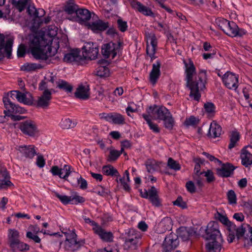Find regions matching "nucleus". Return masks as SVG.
Here are the masks:
<instances>
[{
  "label": "nucleus",
  "mask_w": 252,
  "mask_h": 252,
  "mask_svg": "<svg viewBox=\"0 0 252 252\" xmlns=\"http://www.w3.org/2000/svg\"><path fill=\"white\" fill-rule=\"evenodd\" d=\"M186 67V80L187 86L190 90V96L195 100L198 101L201 97L200 91H202L205 87L206 83V72L205 70L201 71L195 80H193V75L195 74V67L192 61H189V63L184 62Z\"/></svg>",
  "instance_id": "nucleus-1"
},
{
  "label": "nucleus",
  "mask_w": 252,
  "mask_h": 252,
  "mask_svg": "<svg viewBox=\"0 0 252 252\" xmlns=\"http://www.w3.org/2000/svg\"><path fill=\"white\" fill-rule=\"evenodd\" d=\"M51 43L43 36L32 35L30 37L29 47L33 57L36 60L46 61L49 57L54 55L52 53Z\"/></svg>",
  "instance_id": "nucleus-2"
},
{
  "label": "nucleus",
  "mask_w": 252,
  "mask_h": 252,
  "mask_svg": "<svg viewBox=\"0 0 252 252\" xmlns=\"http://www.w3.org/2000/svg\"><path fill=\"white\" fill-rule=\"evenodd\" d=\"M146 112L152 114L153 119L162 121L164 127L168 130H172L175 124V121L169 110L164 106H150L146 109Z\"/></svg>",
  "instance_id": "nucleus-3"
},
{
  "label": "nucleus",
  "mask_w": 252,
  "mask_h": 252,
  "mask_svg": "<svg viewBox=\"0 0 252 252\" xmlns=\"http://www.w3.org/2000/svg\"><path fill=\"white\" fill-rule=\"evenodd\" d=\"M65 240L63 244V248L67 252H74L78 251L85 244L84 240H77V235L74 230H68L64 232Z\"/></svg>",
  "instance_id": "nucleus-4"
},
{
  "label": "nucleus",
  "mask_w": 252,
  "mask_h": 252,
  "mask_svg": "<svg viewBox=\"0 0 252 252\" xmlns=\"http://www.w3.org/2000/svg\"><path fill=\"white\" fill-rule=\"evenodd\" d=\"M123 41L120 39L116 43L110 42L105 44L101 48L102 54L105 58L111 57L114 59L123 46Z\"/></svg>",
  "instance_id": "nucleus-5"
},
{
  "label": "nucleus",
  "mask_w": 252,
  "mask_h": 252,
  "mask_svg": "<svg viewBox=\"0 0 252 252\" xmlns=\"http://www.w3.org/2000/svg\"><path fill=\"white\" fill-rule=\"evenodd\" d=\"M141 236L134 229H130L125 238L124 246L126 249L135 250L141 244Z\"/></svg>",
  "instance_id": "nucleus-6"
},
{
  "label": "nucleus",
  "mask_w": 252,
  "mask_h": 252,
  "mask_svg": "<svg viewBox=\"0 0 252 252\" xmlns=\"http://www.w3.org/2000/svg\"><path fill=\"white\" fill-rule=\"evenodd\" d=\"M206 239L208 241L223 240L217 222L211 221L208 224L206 229Z\"/></svg>",
  "instance_id": "nucleus-7"
},
{
  "label": "nucleus",
  "mask_w": 252,
  "mask_h": 252,
  "mask_svg": "<svg viewBox=\"0 0 252 252\" xmlns=\"http://www.w3.org/2000/svg\"><path fill=\"white\" fill-rule=\"evenodd\" d=\"M18 125L19 128L26 135L34 137L38 132L36 125L32 120H27L20 123Z\"/></svg>",
  "instance_id": "nucleus-8"
},
{
  "label": "nucleus",
  "mask_w": 252,
  "mask_h": 252,
  "mask_svg": "<svg viewBox=\"0 0 252 252\" xmlns=\"http://www.w3.org/2000/svg\"><path fill=\"white\" fill-rule=\"evenodd\" d=\"M222 82L224 86L229 90L236 91L238 88V75L227 71L222 76Z\"/></svg>",
  "instance_id": "nucleus-9"
},
{
  "label": "nucleus",
  "mask_w": 252,
  "mask_h": 252,
  "mask_svg": "<svg viewBox=\"0 0 252 252\" xmlns=\"http://www.w3.org/2000/svg\"><path fill=\"white\" fill-rule=\"evenodd\" d=\"M11 99L16 98L17 100L25 104L32 105L33 104V99L32 94L29 92L23 93L19 91H12L9 96Z\"/></svg>",
  "instance_id": "nucleus-10"
},
{
  "label": "nucleus",
  "mask_w": 252,
  "mask_h": 252,
  "mask_svg": "<svg viewBox=\"0 0 252 252\" xmlns=\"http://www.w3.org/2000/svg\"><path fill=\"white\" fill-rule=\"evenodd\" d=\"M82 49L84 50L83 56L85 58L90 60L95 59L98 54V46L96 43L86 42L83 46Z\"/></svg>",
  "instance_id": "nucleus-11"
},
{
  "label": "nucleus",
  "mask_w": 252,
  "mask_h": 252,
  "mask_svg": "<svg viewBox=\"0 0 252 252\" xmlns=\"http://www.w3.org/2000/svg\"><path fill=\"white\" fill-rule=\"evenodd\" d=\"M52 98L51 92L49 90H45L42 94L37 97L33 105L37 108L47 109L50 104Z\"/></svg>",
  "instance_id": "nucleus-12"
},
{
  "label": "nucleus",
  "mask_w": 252,
  "mask_h": 252,
  "mask_svg": "<svg viewBox=\"0 0 252 252\" xmlns=\"http://www.w3.org/2000/svg\"><path fill=\"white\" fill-rule=\"evenodd\" d=\"M3 102L6 109L4 112L10 114H24L26 112V110L24 108L15 105L12 102L8 94L7 96L3 97Z\"/></svg>",
  "instance_id": "nucleus-13"
},
{
  "label": "nucleus",
  "mask_w": 252,
  "mask_h": 252,
  "mask_svg": "<svg viewBox=\"0 0 252 252\" xmlns=\"http://www.w3.org/2000/svg\"><path fill=\"white\" fill-rule=\"evenodd\" d=\"M4 36L2 34H0V60L4 57L5 54L8 58H10L11 56L12 46L13 40L9 39L4 44Z\"/></svg>",
  "instance_id": "nucleus-14"
},
{
  "label": "nucleus",
  "mask_w": 252,
  "mask_h": 252,
  "mask_svg": "<svg viewBox=\"0 0 252 252\" xmlns=\"http://www.w3.org/2000/svg\"><path fill=\"white\" fill-rule=\"evenodd\" d=\"M71 166L68 164L64 165L63 168L54 165L51 167L50 172L54 176H58L61 179L67 180L71 172Z\"/></svg>",
  "instance_id": "nucleus-15"
},
{
  "label": "nucleus",
  "mask_w": 252,
  "mask_h": 252,
  "mask_svg": "<svg viewBox=\"0 0 252 252\" xmlns=\"http://www.w3.org/2000/svg\"><path fill=\"white\" fill-rule=\"evenodd\" d=\"M178 236L174 233H171L166 237L163 243V248L165 252L171 251L179 245Z\"/></svg>",
  "instance_id": "nucleus-16"
},
{
  "label": "nucleus",
  "mask_w": 252,
  "mask_h": 252,
  "mask_svg": "<svg viewBox=\"0 0 252 252\" xmlns=\"http://www.w3.org/2000/svg\"><path fill=\"white\" fill-rule=\"evenodd\" d=\"M224 33L231 37L242 36L247 32L243 29H239L235 23L230 22Z\"/></svg>",
  "instance_id": "nucleus-17"
},
{
  "label": "nucleus",
  "mask_w": 252,
  "mask_h": 252,
  "mask_svg": "<svg viewBox=\"0 0 252 252\" xmlns=\"http://www.w3.org/2000/svg\"><path fill=\"white\" fill-rule=\"evenodd\" d=\"M91 18V13L89 10L85 8H79L76 16L68 17L67 18L70 20L81 23L82 22L87 21L89 20Z\"/></svg>",
  "instance_id": "nucleus-18"
},
{
  "label": "nucleus",
  "mask_w": 252,
  "mask_h": 252,
  "mask_svg": "<svg viewBox=\"0 0 252 252\" xmlns=\"http://www.w3.org/2000/svg\"><path fill=\"white\" fill-rule=\"evenodd\" d=\"M90 89L89 86L87 84H80L77 88L74 96L77 98L87 100L90 97Z\"/></svg>",
  "instance_id": "nucleus-19"
},
{
  "label": "nucleus",
  "mask_w": 252,
  "mask_h": 252,
  "mask_svg": "<svg viewBox=\"0 0 252 252\" xmlns=\"http://www.w3.org/2000/svg\"><path fill=\"white\" fill-rule=\"evenodd\" d=\"M9 175L6 168L0 164V189H5L12 183L9 181Z\"/></svg>",
  "instance_id": "nucleus-20"
},
{
  "label": "nucleus",
  "mask_w": 252,
  "mask_h": 252,
  "mask_svg": "<svg viewBox=\"0 0 252 252\" xmlns=\"http://www.w3.org/2000/svg\"><path fill=\"white\" fill-rule=\"evenodd\" d=\"M88 26V28L94 32L98 33L106 30L109 27V23L98 19L95 21L89 23Z\"/></svg>",
  "instance_id": "nucleus-21"
},
{
  "label": "nucleus",
  "mask_w": 252,
  "mask_h": 252,
  "mask_svg": "<svg viewBox=\"0 0 252 252\" xmlns=\"http://www.w3.org/2000/svg\"><path fill=\"white\" fill-rule=\"evenodd\" d=\"M220 168L217 169V173L218 175L221 177H228L233 173L235 167L229 163L220 164Z\"/></svg>",
  "instance_id": "nucleus-22"
},
{
  "label": "nucleus",
  "mask_w": 252,
  "mask_h": 252,
  "mask_svg": "<svg viewBox=\"0 0 252 252\" xmlns=\"http://www.w3.org/2000/svg\"><path fill=\"white\" fill-rule=\"evenodd\" d=\"M94 233L98 235L100 239L105 242H112L113 241L114 236L110 231H107L100 225L94 231Z\"/></svg>",
  "instance_id": "nucleus-23"
},
{
  "label": "nucleus",
  "mask_w": 252,
  "mask_h": 252,
  "mask_svg": "<svg viewBox=\"0 0 252 252\" xmlns=\"http://www.w3.org/2000/svg\"><path fill=\"white\" fill-rule=\"evenodd\" d=\"M99 66L94 71V74L100 77H106L109 76L110 71L109 68L106 66L108 62L105 60H100L98 61Z\"/></svg>",
  "instance_id": "nucleus-24"
},
{
  "label": "nucleus",
  "mask_w": 252,
  "mask_h": 252,
  "mask_svg": "<svg viewBox=\"0 0 252 252\" xmlns=\"http://www.w3.org/2000/svg\"><path fill=\"white\" fill-rule=\"evenodd\" d=\"M130 5L133 8L145 16H154V13L150 8L144 6L141 2L136 0H131Z\"/></svg>",
  "instance_id": "nucleus-25"
},
{
  "label": "nucleus",
  "mask_w": 252,
  "mask_h": 252,
  "mask_svg": "<svg viewBox=\"0 0 252 252\" xmlns=\"http://www.w3.org/2000/svg\"><path fill=\"white\" fill-rule=\"evenodd\" d=\"M18 150L25 158L30 159L32 158L36 155L35 147L33 145L19 146Z\"/></svg>",
  "instance_id": "nucleus-26"
},
{
  "label": "nucleus",
  "mask_w": 252,
  "mask_h": 252,
  "mask_svg": "<svg viewBox=\"0 0 252 252\" xmlns=\"http://www.w3.org/2000/svg\"><path fill=\"white\" fill-rule=\"evenodd\" d=\"M222 240H209L205 245L206 252H220Z\"/></svg>",
  "instance_id": "nucleus-27"
},
{
  "label": "nucleus",
  "mask_w": 252,
  "mask_h": 252,
  "mask_svg": "<svg viewBox=\"0 0 252 252\" xmlns=\"http://www.w3.org/2000/svg\"><path fill=\"white\" fill-rule=\"evenodd\" d=\"M172 221L170 217H165L161 220L158 224V231L159 233H163L170 231L172 228Z\"/></svg>",
  "instance_id": "nucleus-28"
},
{
  "label": "nucleus",
  "mask_w": 252,
  "mask_h": 252,
  "mask_svg": "<svg viewBox=\"0 0 252 252\" xmlns=\"http://www.w3.org/2000/svg\"><path fill=\"white\" fill-rule=\"evenodd\" d=\"M160 62L157 61L153 64L152 69L150 73V81L155 85L160 75Z\"/></svg>",
  "instance_id": "nucleus-29"
},
{
  "label": "nucleus",
  "mask_w": 252,
  "mask_h": 252,
  "mask_svg": "<svg viewBox=\"0 0 252 252\" xmlns=\"http://www.w3.org/2000/svg\"><path fill=\"white\" fill-rule=\"evenodd\" d=\"M148 199L156 207H159L162 206L161 200L158 196V191L154 186L151 187L150 189V196Z\"/></svg>",
  "instance_id": "nucleus-30"
},
{
  "label": "nucleus",
  "mask_w": 252,
  "mask_h": 252,
  "mask_svg": "<svg viewBox=\"0 0 252 252\" xmlns=\"http://www.w3.org/2000/svg\"><path fill=\"white\" fill-rule=\"evenodd\" d=\"M80 51L78 49L73 50L68 53L64 55L63 61L67 63L78 62L82 60L80 55Z\"/></svg>",
  "instance_id": "nucleus-31"
},
{
  "label": "nucleus",
  "mask_w": 252,
  "mask_h": 252,
  "mask_svg": "<svg viewBox=\"0 0 252 252\" xmlns=\"http://www.w3.org/2000/svg\"><path fill=\"white\" fill-rule=\"evenodd\" d=\"M221 126L216 122L213 121L210 126L207 135L214 138L218 137L221 135Z\"/></svg>",
  "instance_id": "nucleus-32"
},
{
  "label": "nucleus",
  "mask_w": 252,
  "mask_h": 252,
  "mask_svg": "<svg viewBox=\"0 0 252 252\" xmlns=\"http://www.w3.org/2000/svg\"><path fill=\"white\" fill-rule=\"evenodd\" d=\"M78 9V6L72 0H69V1L66 3L64 8V12L69 15V17L76 16Z\"/></svg>",
  "instance_id": "nucleus-33"
},
{
  "label": "nucleus",
  "mask_w": 252,
  "mask_h": 252,
  "mask_svg": "<svg viewBox=\"0 0 252 252\" xmlns=\"http://www.w3.org/2000/svg\"><path fill=\"white\" fill-rule=\"evenodd\" d=\"M215 217L216 219L218 220L223 224L227 226V229L234 230L235 228V224L229 220L226 216L217 212L215 214Z\"/></svg>",
  "instance_id": "nucleus-34"
},
{
  "label": "nucleus",
  "mask_w": 252,
  "mask_h": 252,
  "mask_svg": "<svg viewBox=\"0 0 252 252\" xmlns=\"http://www.w3.org/2000/svg\"><path fill=\"white\" fill-rule=\"evenodd\" d=\"M242 164L246 167L252 164V154L246 149H243L241 154Z\"/></svg>",
  "instance_id": "nucleus-35"
},
{
  "label": "nucleus",
  "mask_w": 252,
  "mask_h": 252,
  "mask_svg": "<svg viewBox=\"0 0 252 252\" xmlns=\"http://www.w3.org/2000/svg\"><path fill=\"white\" fill-rule=\"evenodd\" d=\"M8 241L10 247H13L19 240V233L14 229H10L8 230Z\"/></svg>",
  "instance_id": "nucleus-36"
},
{
  "label": "nucleus",
  "mask_w": 252,
  "mask_h": 252,
  "mask_svg": "<svg viewBox=\"0 0 252 252\" xmlns=\"http://www.w3.org/2000/svg\"><path fill=\"white\" fill-rule=\"evenodd\" d=\"M43 66L40 63H26L21 67V70L27 72L34 71L41 69Z\"/></svg>",
  "instance_id": "nucleus-37"
},
{
  "label": "nucleus",
  "mask_w": 252,
  "mask_h": 252,
  "mask_svg": "<svg viewBox=\"0 0 252 252\" xmlns=\"http://www.w3.org/2000/svg\"><path fill=\"white\" fill-rule=\"evenodd\" d=\"M109 122L116 125H123L125 123L124 117L117 113H111Z\"/></svg>",
  "instance_id": "nucleus-38"
},
{
  "label": "nucleus",
  "mask_w": 252,
  "mask_h": 252,
  "mask_svg": "<svg viewBox=\"0 0 252 252\" xmlns=\"http://www.w3.org/2000/svg\"><path fill=\"white\" fill-rule=\"evenodd\" d=\"M102 170V172L107 176H120L117 170L111 165H105L103 166Z\"/></svg>",
  "instance_id": "nucleus-39"
},
{
  "label": "nucleus",
  "mask_w": 252,
  "mask_h": 252,
  "mask_svg": "<svg viewBox=\"0 0 252 252\" xmlns=\"http://www.w3.org/2000/svg\"><path fill=\"white\" fill-rule=\"evenodd\" d=\"M76 123L69 118L62 119L60 124V126L63 129L72 128L75 126Z\"/></svg>",
  "instance_id": "nucleus-40"
},
{
  "label": "nucleus",
  "mask_w": 252,
  "mask_h": 252,
  "mask_svg": "<svg viewBox=\"0 0 252 252\" xmlns=\"http://www.w3.org/2000/svg\"><path fill=\"white\" fill-rule=\"evenodd\" d=\"M30 0H12V3L16 8L18 9L19 12L23 11L27 6L28 2Z\"/></svg>",
  "instance_id": "nucleus-41"
},
{
  "label": "nucleus",
  "mask_w": 252,
  "mask_h": 252,
  "mask_svg": "<svg viewBox=\"0 0 252 252\" xmlns=\"http://www.w3.org/2000/svg\"><path fill=\"white\" fill-rule=\"evenodd\" d=\"M239 139V133L237 131H232L230 135V143L228 145V148L231 149L234 148Z\"/></svg>",
  "instance_id": "nucleus-42"
},
{
  "label": "nucleus",
  "mask_w": 252,
  "mask_h": 252,
  "mask_svg": "<svg viewBox=\"0 0 252 252\" xmlns=\"http://www.w3.org/2000/svg\"><path fill=\"white\" fill-rule=\"evenodd\" d=\"M57 87L67 93H70L72 91L73 87L68 82L63 80H60L58 82Z\"/></svg>",
  "instance_id": "nucleus-43"
},
{
  "label": "nucleus",
  "mask_w": 252,
  "mask_h": 252,
  "mask_svg": "<svg viewBox=\"0 0 252 252\" xmlns=\"http://www.w3.org/2000/svg\"><path fill=\"white\" fill-rule=\"evenodd\" d=\"M216 23L219 28L224 32L225 30H227V28L229 23V21L224 18H218L216 20Z\"/></svg>",
  "instance_id": "nucleus-44"
},
{
  "label": "nucleus",
  "mask_w": 252,
  "mask_h": 252,
  "mask_svg": "<svg viewBox=\"0 0 252 252\" xmlns=\"http://www.w3.org/2000/svg\"><path fill=\"white\" fill-rule=\"evenodd\" d=\"M10 248L12 249L13 251L16 250L20 251L29 250V246L26 243L21 242L20 240L15 244L13 247H11Z\"/></svg>",
  "instance_id": "nucleus-45"
},
{
  "label": "nucleus",
  "mask_w": 252,
  "mask_h": 252,
  "mask_svg": "<svg viewBox=\"0 0 252 252\" xmlns=\"http://www.w3.org/2000/svg\"><path fill=\"white\" fill-rule=\"evenodd\" d=\"M54 195L57 197L61 202L63 204H68L71 203V196H68L65 195H61L57 191L53 192Z\"/></svg>",
  "instance_id": "nucleus-46"
},
{
  "label": "nucleus",
  "mask_w": 252,
  "mask_h": 252,
  "mask_svg": "<svg viewBox=\"0 0 252 252\" xmlns=\"http://www.w3.org/2000/svg\"><path fill=\"white\" fill-rule=\"evenodd\" d=\"M167 165L170 169L176 171L179 170L181 169L180 164L171 158H168Z\"/></svg>",
  "instance_id": "nucleus-47"
},
{
  "label": "nucleus",
  "mask_w": 252,
  "mask_h": 252,
  "mask_svg": "<svg viewBox=\"0 0 252 252\" xmlns=\"http://www.w3.org/2000/svg\"><path fill=\"white\" fill-rule=\"evenodd\" d=\"M177 233L178 238H181L183 241H187L189 239V234L186 228H181Z\"/></svg>",
  "instance_id": "nucleus-48"
},
{
  "label": "nucleus",
  "mask_w": 252,
  "mask_h": 252,
  "mask_svg": "<svg viewBox=\"0 0 252 252\" xmlns=\"http://www.w3.org/2000/svg\"><path fill=\"white\" fill-rule=\"evenodd\" d=\"M228 202L230 204H235L237 203L236 195L233 190H229L227 193Z\"/></svg>",
  "instance_id": "nucleus-49"
},
{
  "label": "nucleus",
  "mask_w": 252,
  "mask_h": 252,
  "mask_svg": "<svg viewBox=\"0 0 252 252\" xmlns=\"http://www.w3.org/2000/svg\"><path fill=\"white\" fill-rule=\"evenodd\" d=\"M121 155V152L116 150H111L108 157L109 161H115Z\"/></svg>",
  "instance_id": "nucleus-50"
},
{
  "label": "nucleus",
  "mask_w": 252,
  "mask_h": 252,
  "mask_svg": "<svg viewBox=\"0 0 252 252\" xmlns=\"http://www.w3.org/2000/svg\"><path fill=\"white\" fill-rule=\"evenodd\" d=\"M147 38L148 40L147 42L149 41L150 43V46L157 47V38L155 34L153 33H150L147 35Z\"/></svg>",
  "instance_id": "nucleus-51"
},
{
  "label": "nucleus",
  "mask_w": 252,
  "mask_h": 252,
  "mask_svg": "<svg viewBox=\"0 0 252 252\" xmlns=\"http://www.w3.org/2000/svg\"><path fill=\"white\" fill-rule=\"evenodd\" d=\"M245 231V228L244 227L243 225H241L238 227H237L235 225V233L238 239H240L244 236Z\"/></svg>",
  "instance_id": "nucleus-52"
},
{
  "label": "nucleus",
  "mask_w": 252,
  "mask_h": 252,
  "mask_svg": "<svg viewBox=\"0 0 252 252\" xmlns=\"http://www.w3.org/2000/svg\"><path fill=\"white\" fill-rule=\"evenodd\" d=\"M117 25L119 30L122 32H125L127 29V22L123 21L122 19L117 20Z\"/></svg>",
  "instance_id": "nucleus-53"
},
{
  "label": "nucleus",
  "mask_w": 252,
  "mask_h": 252,
  "mask_svg": "<svg viewBox=\"0 0 252 252\" xmlns=\"http://www.w3.org/2000/svg\"><path fill=\"white\" fill-rule=\"evenodd\" d=\"M173 205L177 206L182 209H185L187 207V204L183 200L182 197L178 196L176 200L173 202Z\"/></svg>",
  "instance_id": "nucleus-54"
},
{
  "label": "nucleus",
  "mask_w": 252,
  "mask_h": 252,
  "mask_svg": "<svg viewBox=\"0 0 252 252\" xmlns=\"http://www.w3.org/2000/svg\"><path fill=\"white\" fill-rule=\"evenodd\" d=\"M71 204H77L79 203H83L85 201L84 197L78 195H75L73 196H71Z\"/></svg>",
  "instance_id": "nucleus-55"
},
{
  "label": "nucleus",
  "mask_w": 252,
  "mask_h": 252,
  "mask_svg": "<svg viewBox=\"0 0 252 252\" xmlns=\"http://www.w3.org/2000/svg\"><path fill=\"white\" fill-rule=\"evenodd\" d=\"M204 107L205 111L208 113L212 114L215 112V106L213 103L207 102L205 103Z\"/></svg>",
  "instance_id": "nucleus-56"
},
{
  "label": "nucleus",
  "mask_w": 252,
  "mask_h": 252,
  "mask_svg": "<svg viewBox=\"0 0 252 252\" xmlns=\"http://www.w3.org/2000/svg\"><path fill=\"white\" fill-rule=\"evenodd\" d=\"M4 113L5 114V116L10 117L11 119L13 121H19L22 120H24L26 118V117L25 116L13 115L9 113H6V112H4Z\"/></svg>",
  "instance_id": "nucleus-57"
},
{
  "label": "nucleus",
  "mask_w": 252,
  "mask_h": 252,
  "mask_svg": "<svg viewBox=\"0 0 252 252\" xmlns=\"http://www.w3.org/2000/svg\"><path fill=\"white\" fill-rule=\"evenodd\" d=\"M27 12L30 16L34 18H37L38 13L36 12V9L34 6L31 5H29L27 8Z\"/></svg>",
  "instance_id": "nucleus-58"
},
{
  "label": "nucleus",
  "mask_w": 252,
  "mask_h": 252,
  "mask_svg": "<svg viewBox=\"0 0 252 252\" xmlns=\"http://www.w3.org/2000/svg\"><path fill=\"white\" fill-rule=\"evenodd\" d=\"M198 123V120L194 116H191L188 119H186L185 124L187 126H194Z\"/></svg>",
  "instance_id": "nucleus-59"
},
{
  "label": "nucleus",
  "mask_w": 252,
  "mask_h": 252,
  "mask_svg": "<svg viewBox=\"0 0 252 252\" xmlns=\"http://www.w3.org/2000/svg\"><path fill=\"white\" fill-rule=\"evenodd\" d=\"M204 176L206 177L207 182L211 183L215 180V177L213 172L208 170L206 172H204Z\"/></svg>",
  "instance_id": "nucleus-60"
},
{
  "label": "nucleus",
  "mask_w": 252,
  "mask_h": 252,
  "mask_svg": "<svg viewBox=\"0 0 252 252\" xmlns=\"http://www.w3.org/2000/svg\"><path fill=\"white\" fill-rule=\"evenodd\" d=\"M26 236L27 238L32 240L35 243H39L40 242L41 239L37 235L34 234L32 232H28L26 234Z\"/></svg>",
  "instance_id": "nucleus-61"
},
{
  "label": "nucleus",
  "mask_w": 252,
  "mask_h": 252,
  "mask_svg": "<svg viewBox=\"0 0 252 252\" xmlns=\"http://www.w3.org/2000/svg\"><path fill=\"white\" fill-rule=\"evenodd\" d=\"M84 220L85 222L86 223L90 224L92 226V230L93 232L96 229V228L99 225L97 223L95 222L94 221L91 220L89 218L85 217L84 218Z\"/></svg>",
  "instance_id": "nucleus-62"
},
{
  "label": "nucleus",
  "mask_w": 252,
  "mask_h": 252,
  "mask_svg": "<svg viewBox=\"0 0 252 252\" xmlns=\"http://www.w3.org/2000/svg\"><path fill=\"white\" fill-rule=\"evenodd\" d=\"M202 154L204 155L208 159H209L211 161H214L215 163H218L219 164H221V161L219 160L218 158H215L213 155L209 154L207 152H203Z\"/></svg>",
  "instance_id": "nucleus-63"
},
{
  "label": "nucleus",
  "mask_w": 252,
  "mask_h": 252,
  "mask_svg": "<svg viewBox=\"0 0 252 252\" xmlns=\"http://www.w3.org/2000/svg\"><path fill=\"white\" fill-rule=\"evenodd\" d=\"M78 184L80 185V189H85L87 188V182L86 180L83 179L81 176L77 178Z\"/></svg>",
  "instance_id": "nucleus-64"
}]
</instances>
